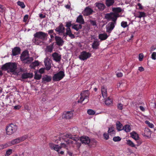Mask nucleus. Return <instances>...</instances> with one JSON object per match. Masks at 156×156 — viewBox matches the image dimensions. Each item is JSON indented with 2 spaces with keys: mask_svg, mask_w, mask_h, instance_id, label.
<instances>
[{
  "mask_svg": "<svg viewBox=\"0 0 156 156\" xmlns=\"http://www.w3.org/2000/svg\"><path fill=\"white\" fill-rule=\"evenodd\" d=\"M44 65L45 66V69L47 70H49L51 67V63L48 60H45L44 61Z\"/></svg>",
  "mask_w": 156,
  "mask_h": 156,
  "instance_id": "28",
  "label": "nucleus"
},
{
  "mask_svg": "<svg viewBox=\"0 0 156 156\" xmlns=\"http://www.w3.org/2000/svg\"><path fill=\"white\" fill-rule=\"evenodd\" d=\"M101 92L102 96L105 99L107 97V89L104 86L101 87Z\"/></svg>",
  "mask_w": 156,
  "mask_h": 156,
  "instance_id": "18",
  "label": "nucleus"
},
{
  "mask_svg": "<svg viewBox=\"0 0 156 156\" xmlns=\"http://www.w3.org/2000/svg\"><path fill=\"white\" fill-rule=\"evenodd\" d=\"M44 69H45L41 68L39 70V72L41 74H42L44 72Z\"/></svg>",
  "mask_w": 156,
  "mask_h": 156,
  "instance_id": "59",
  "label": "nucleus"
},
{
  "mask_svg": "<svg viewBox=\"0 0 156 156\" xmlns=\"http://www.w3.org/2000/svg\"><path fill=\"white\" fill-rule=\"evenodd\" d=\"M91 54L86 51H83L79 56V58L81 60H85L89 58L91 56Z\"/></svg>",
  "mask_w": 156,
  "mask_h": 156,
  "instance_id": "8",
  "label": "nucleus"
},
{
  "mask_svg": "<svg viewBox=\"0 0 156 156\" xmlns=\"http://www.w3.org/2000/svg\"><path fill=\"white\" fill-rule=\"evenodd\" d=\"M89 93L88 90H86L83 91L80 94V97L78 100V102L82 103L83 101H85V103H87L88 101V98Z\"/></svg>",
  "mask_w": 156,
  "mask_h": 156,
  "instance_id": "3",
  "label": "nucleus"
},
{
  "mask_svg": "<svg viewBox=\"0 0 156 156\" xmlns=\"http://www.w3.org/2000/svg\"><path fill=\"white\" fill-rule=\"evenodd\" d=\"M151 58L154 60L156 59V52H154L152 53L151 55Z\"/></svg>",
  "mask_w": 156,
  "mask_h": 156,
  "instance_id": "51",
  "label": "nucleus"
},
{
  "mask_svg": "<svg viewBox=\"0 0 156 156\" xmlns=\"http://www.w3.org/2000/svg\"><path fill=\"white\" fill-rule=\"evenodd\" d=\"M17 4L18 5L20 6L22 8H24L25 7V5L23 2L19 1L17 2Z\"/></svg>",
  "mask_w": 156,
  "mask_h": 156,
  "instance_id": "46",
  "label": "nucleus"
},
{
  "mask_svg": "<svg viewBox=\"0 0 156 156\" xmlns=\"http://www.w3.org/2000/svg\"><path fill=\"white\" fill-rule=\"evenodd\" d=\"M5 7L1 4H0V12L2 13L5 12Z\"/></svg>",
  "mask_w": 156,
  "mask_h": 156,
  "instance_id": "45",
  "label": "nucleus"
},
{
  "mask_svg": "<svg viewBox=\"0 0 156 156\" xmlns=\"http://www.w3.org/2000/svg\"><path fill=\"white\" fill-rule=\"evenodd\" d=\"M95 5L96 7L101 11L103 10L105 8V5L103 3L100 2L96 3Z\"/></svg>",
  "mask_w": 156,
  "mask_h": 156,
  "instance_id": "23",
  "label": "nucleus"
},
{
  "mask_svg": "<svg viewBox=\"0 0 156 156\" xmlns=\"http://www.w3.org/2000/svg\"><path fill=\"white\" fill-rule=\"evenodd\" d=\"M66 137L69 138L70 139L74 140L75 141H77L79 140V138L76 135H72L70 134H66L65 135Z\"/></svg>",
  "mask_w": 156,
  "mask_h": 156,
  "instance_id": "22",
  "label": "nucleus"
},
{
  "mask_svg": "<svg viewBox=\"0 0 156 156\" xmlns=\"http://www.w3.org/2000/svg\"><path fill=\"white\" fill-rule=\"evenodd\" d=\"M126 144L127 145H129V146L132 147H135V145L133 143V142L130 140H127Z\"/></svg>",
  "mask_w": 156,
  "mask_h": 156,
  "instance_id": "41",
  "label": "nucleus"
},
{
  "mask_svg": "<svg viewBox=\"0 0 156 156\" xmlns=\"http://www.w3.org/2000/svg\"><path fill=\"white\" fill-rule=\"evenodd\" d=\"M121 26L123 28H125L128 27V25L127 24L126 22L123 21L121 23Z\"/></svg>",
  "mask_w": 156,
  "mask_h": 156,
  "instance_id": "48",
  "label": "nucleus"
},
{
  "mask_svg": "<svg viewBox=\"0 0 156 156\" xmlns=\"http://www.w3.org/2000/svg\"><path fill=\"white\" fill-rule=\"evenodd\" d=\"M71 140L72 139L68 140H67L66 141V142L68 144H72L73 143V141H72V140Z\"/></svg>",
  "mask_w": 156,
  "mask_h": 156,
  "instance_id": "64",
  "label": "nucleus"
},
{
  "mask_svg": "<svg viewBox=\"0 0 156 156\" xmlns=\"http://www.w3.org/2000/svg\"><path fill=\"white\" fill-rule=\"evenodd\" d=\"M134 16L136 17L141 18L142 17H145L146 14L144 12H139L137 13H136Z\"/></svg>",
  "mask_w": 156,
  "mask_h": 156,
  "instance_id": "27",
  "label": "nucleus"
},
{
  "mask_svg": "<svg viewBox=\"0 0 156 156\" xmlns=\"http://www.w3.org/2000/svg\"><path fill=\"white\" fill-rule=\"evenodd\" d=\"M49 146L51 149H53L57 152H58L60 149H61V147L60 148V147L58 145L52 143H50L49 144Z\"/></svg>",
  "mask_w": 156,
  "mask_h": 156,
  "instance_id": "17",
  "label": "nucleus"
},
{
  "mask_svg": "<svg viewBox=\"0 0 156 156\" xmlns=\"http://www.w3.org/2000/svg\"><path fill=\"white\" fill-rule=\"evenodd\" d=\"M59 146L60 147V148L61 147V148L62 147H64V148H66L67 147V145L63 143H61V146Z\"/></svg>",
  "mask_w": 156,
  "mask_h": 156,
  "instance_id": "57",
  "label": "nucleus"
},
{
  "mask_svg": "<svg viewBox=\"0 0 156 156\" xmlns=\"http://www.w3.org/2000/svg\"><path fill=\"white\" fill-rule=\"evenodd\" d=\"M76 22L80 23V24H84V20L83 18V16L80 15L77 17Z\"/></svg>",
  "mask_w": 156,
  "mask_h": 156,
  "instance_id": "24",
  "label": "nucleus"
},
{
  "mask_svg": "<svg viewBox=\"0 0 156 156\" xmlns=\"http://www.w3.org/2000/svg\"><path fill=\"white\" fill-rule=\"evenodd\" d=\"M100 45L99 42L97 39L94 41L92 45V48L94 49H97L99 48Z\"/></svg>",
  "mask_w": 156,
  "mask_h": 156,
  "instance_id": "20",
  "label": "nucleus"
},
{
  "mask_svg": "<svg viewBox=\"0 0 156 156\" xmlns=\"http://www.w3.org/2000/svg\"><path fill=\"white\" fill-rule=\"evenodd\" d=\"M9 69L11 73H14L17 69V64L15 62H9Z\"/></svg>",
  "mask_w": 156,
  "mask_h": 156,
  "instance_id": "10",
  "label": "nucleus"
},
{
  "mask_svg": "<svg viewBox=\"0 0 156 156\" xmlns=\"http://www.w3.org/2000/svg\"><path fill=\"white\" fill-rule=\"evenodd\" d=\"M52 56L53 60L56 62L60 61L61 59V55L56 52L53 53Z\"/></svg>",
  "mask_w": 156,
  "mask_h": 156,
  "instance_id": "13",
  "label": "nucleus"
},
{
  "mask_svg": "<svg viewBox=\"0 0 156 156\" xmlns=\"http://www.w3.org/2000/svg\"><path fill=\"white\" fill-rule=\"evenodd\" d=\"M151 132L148 127H145L144 133V136L149 137L151 134Z\"/></svg>",
  "mask_w": 156,
  "mask_h": 156,
  "instance_id": "30",
  "label": "nucleus"
},
{
  "mask_svg": "<svg viewBox=\"0 0 156 156\" xmlns=\"http://www.w3.org/2000/svg\"><path fill=\"white\" fill-rule=\"evenodd\" d=\"M87 113L90 115H93L95 114V112L91 109H88L87 111Z\"/></svg>",
  "mask_w": 156,
  "mask_h": 156,
  "instance_id": "47",
  "label": "nucleus"
},
{
  "mask_svg": "<svg viewBox=\"0 0 156 156\" xmlns=\"http://www.w3.org/2000/svg\"><path fill=\"white\" fill-rule=\"evenodd\" d=\"M132 137L135 140H137L139 139V137L138 134L135 132H133L130 133Z\"/></svg>",
  "mask_w": 156,
  "mask_h": 156,
  "instance_id": "34",
  "label": "nucleus"
},
{
  "mask_svg": "<svg viewBox=\"0 0 156 156\" xmlns=\"http://www.w3.org/2000/svg\"><path fill=\"white\" fill-rule=\"evenodd\" d=\"M55 40L56 41V44L58 46H62L64 44V41L61 38L58 36L55 37Z\"/></svg>",
  "mask_w": 156,
  "mask_h": 156,
  "instance_id": "16",
  "label": "nucleus"
},
{
  "mask_svg": "<svg viewBox=\"0 0 156 156\" xmlns=\"http://www.w3.org/2000/svg\"><path fill=\"white\" fill-rule=\"evenodd\" d=\"M21 108V106L19 105H16L14 106V109L16 110L19 109Z\"/></svg>",
  "mask_w": 156,
  "mask_h": 156,
  "instance_id": "63",
  "label": "nucleus"
},
{
  "mask_svg": "<svg viewBox=\"0 0 156 156\" xmlns=\"http://www.w3.org/2000/svg\"><path fill=\"white\" fill-rule=\"evenodd\" d=\"M112 11L115 12L114 13H116V12H120L122 11V9L120 7L114 8L112 9Z\"/></svg>",
  "mask_w": 156,
  "mask_h": 156,
  "instance_id": "39",
  "label": "nucleus"
},
{
  "mask_svg": "<svg viewBox=\"0 0 156 156\" xmlns=\"http://www.w3.org/2000/svg\"><path fill=\"white\" fill-rule=\"evenodd\" d=\"M71 23L72 22L71 21L66 22V27H67V28L66 29L70 28V27L72 25Z\"/></svg>",
  "mask_w": 156,
  "mask_h": 156,
  "instance_id": "49",
  "label": "nucleus"
},
{
  "mask_svg": "<svg viewBox=\"0 0 156 156\" xmlns=\"http://www.w3.org/2000/svg\"><path fill=\"white\" fill-rule=\"evenodd\" d=\"M73 110L64 112L62 115V118L68 119H72L73 116Z\"/></svg>",
  "mask_w": 156,
  "mask_h": 156,
  "instance_id": "7",
  "label": "nucleus"
},
{
  "mask_svg": "<svg viewBox=\"0 0 156 156\" xmlns=\"http://www.w3.org/2000/svg\"><path fill=\"white\" fill-rule=\"evenodd\" d=\"M116 127H130L129 125H126L123 126L122 124L119 121H117L116 122Z\"/></svg>",
  "mask_w": 156,
  "mask_h": 156,
  "instance_id": "42",
  "label": "nucleus"
},
{
  "mask_svg": "<svg viewBox=\"0 0 156 156\" xmlns=\"http://www.w3.org/2000/svg\"><path fill=\"white\" fill-rule=\"evenodd\" d=\"M28 138V136L24 135L20 137H18L15 139L12 140L11 141L12 145L19 144Z\"/></svg>",
  "mask_w": 156,
  "mask_h": 156,
  "instance_id": "6",
  "label": "nucleus"
},
{
  "mask_svg": "<svg viewBox=\"0 0 156 156\" xmlns=\"http://www.w3.org/2000/svg\"><path fill=\"white\" fill-rule=\"evenodd\" d=\"M12 150L11 149H9L7 150L6 152V154L7 155H9L12 153Z\"/></svg>",
  "mask_w": 156,
  "mask_h": 156,
  "instance_id": "53",
  "label": "nucleus"
},
{
  "mask_svg": "<svg viewBox=\"0 0 156 156\" xmlns=\"http://www.w3.org/2000/svg\"><path fill=\"white\" fill-rule=\"evenodd\" d=\"M39 65V63L38 61H35L32 62L30 65V66L32 68H34L35 67L38 66Z\"/></svg>",
  "mask_w": 156,
  "mask_h": 156,
  "instance_id": "37",
  "label": "nucleus"
},
{
  "mask_svg": "<svg viewBox=\"0 0 156 156\" xmlns=\"http://www.w3.org/2000/svg\"><path fill=\"white\" fill-rule=\"evenodd\" d=\"M90 22L93 26H96V22L95 20H90Z\"/></svg>",
  "mask_w": 156,
  "mask_h": 156,
  "instance_id": "58",
  "label": "nucleus"
},
{
  "mask_svg": "<svg viewBox=\"0 0 156 156\" xmlns=\"http://www.w3.org/2000/svg\"><path fill=\"white\" fill-rule=\"evenodd\" d=\"M34 37L38 38L43 41H44L45 39H46V37L48 36V34L47 33L42 31H39L36 32L34 35Z\"/></svg>",
  "mask_w": 156,
  "mask_h": 156,
  "instance_id": "5",
  "label": "nucleus"
},
{
  "mask_svg": "<svg viewBox=\"0 0 156 156\" xmlns=\"http://www.w3.org/2000/svg\"><path fill=\"white\" fill-rule=\"evenodd\" d=\"M20 59L25 64H30L33 60L32 57L29 56V52L27 50L22 52L20 56Z\"/></svg>",
  "mask_w": 156,
  "mask_h": 156,
  "instance_id": "2",
  "label": "nucleus"
},
{
  "mask_svg": "<svg viewBox=\"0 0 156 156\" xmlns=\"http://www.w3.org/2000/svg\"><path fill=\"white\" fill-rule=\"evenodd\" d=\"M66 35H68L71 39L74 38L75 36L74 34H72L70 28L66 29Z\"/></svg>",
  "mask_w": 156,
  "mask_h": 156,
  "instance_id": "31",
  "label": "nucleus"
},
{
  "mask_svg": "<svg viewBox=\"0 0 156 156\" xmlns=\"http://www.w3.org/2000/svg\"><path fill=\"white\" fill-rule=\"evenodd\" d=\"M105 100V104L107 105H109L112 102V99L109 97H108L107 99L106 98Z\"/></svg>",
  "mask_w": 156,
  "mask_h": 156,
  "instance_id": "38",
  "label": "nucleus"
},
{
  "mask_svg": "<svg viewBox=\"0 0 156 156\" xmlns=\"http://www.w3.org/2000/svg\"><path fill=\"white\" fill-rule=\"evenodd\" d=\"M41 74H38L37 72H35L34 79L37 80H40L41 77Z\"/></svg>",
  "mask_w": 156,
  "mask_h": 156,
  "instance_id": "40",
  "label": "nucleus"
},
{
  "mask_svg": "<svg viewBox=\"0 0 156 156\" xmlns=\"http://www.w3.org/2000/svg\"><path fill=\"white\" fill-rule=\"evenodd\" d=\"M117 107L118 109L122 110L123 109V105L121 103L119 104Z\"/></svg>",
  "mask_w": 156,
  "mask_h": 156,
  "instance_id": "56",
  "label": "nucleus"
},
{
  "mask_svg": "<svg viewBox=\"0 0 156 156\" xmlns=\"http://www.w3.org/2000/svg\"><path fill=\"white\" fill-rule=\"evenodd\" d=\"M121 140V138L119 136H115L113 138V140L115 142L119 141Z\"/></svg>",
  "mask_w": 156,
  "mask_h": 156,
  "instance_id": "50",
  "label": "nucleus"
},
{
  "mask_svg": "<svg viewBox=\"0 0 156 156\" xmlns=\"http://www.w3.org/2000/svg\"><path fill=\"white\" fill-rule=\"evenodd\" d=\"M119 131L122 130H124L126 132H129L131 130V127H117Z\"/></svg>",
  "mask_w": 156,
  "mask_h": 156,
  "instance_id": "35",
  "label": "nucleus"
},
{
  "mask_svg": "<svg viewBox=\"0 0 156 156\" xmlns=\"http://www.w3.org/2000/svg\"><path fill=\"white\" fill-rule=\"evenodd\" d=\"M114 2V0H106V4L108 7H109L112 5Z\"/></svg>",
  "mask_w": 156,
  "mask_h": 156,
  "instance_id": "36",
  "label": "nucleus"
},
{
  "mask_svg": "<svg viewBox=\"0 0 156 156\" xmlns=\"http://www.w3.org/2000/svg\"><path fill=\"white\" fill-rule=\"evenodd\" d=\"M65 76L64 72L62 71H60L54 75L52 80L54 81H59L63 79Z\"/></svg>",
  "mask_w": 156,
  "mask_h": 156,
  "instance_id": "4",
  "label": "nucleus"
},
{
  "mask_svg": "<svg viewBox=\"0 0 156 156\" xmlns=\"http://www.w3.org/2000/svg\"><path fill=\"white\" fill-rule=\"evenodd\" d=\"M156 49V48L154 47V46H151L150 48V51L151 52L152 51Z\"/></svg>",
  "mask_w": 156,
  "mask_h": 156,
  "instance_id": "61",
  "label": "nucleus"
},
{
  "mask_svg": "<svg viewBox=\"0 0 156 156\" xmlns=\"http://www.w3.org/2000/svg\"><path fill=\"white\" fill-rule=\"evenodd\" d=\"M80 140L83 144H89L90 142L89 137L87 136H82L80 138Z\"/></svg>",
  "mask_w": 156,
  "mask_h": 156,
  "instance_id": "14",
  "label": "nucleus"
},
{
  "mask_svg": "<svg viewBox=\"0 0 156 156\" xmlns=\"http://www.w3.org/2000/svg\"><path fill=\"white\" fill-rule=\"evenodd\" d=\"M144 58V55L142 53H140L139 54V60L140 61H141L143 60Z\"/></svg>",
  "mask_w": 156,
  "mask_h": 156,
  "instance_id": "52",
  "label": "nucleus"
},
{
  "mask_svg": "<svg viewBox=\"0 0 156 156\" xmlns=\"http://www.w3.org/2000/svg\"><path fill=\"white\" fill-rule=\"evenodd\" d=\"M33 77V74L32 73H25L22 74L21 77L22 79H25L28 78H31Z\"/></svg>",
  "mask_w": 156,
  "mask_h": 156,
  "instance_id": "19",
  "label": "nucleus"
},
{
  "mask_svg": "<svg viewBox=\"0 0 156 156\" xmlns=\"http://www.w3.org/2000/svg\"><path fill=\"white\" fill-rule=\"evenodd\" d=\"M12 146L11 142H9L0 145V149H3L8 147Z\"/></svg>",
  "mask_w": 156,
  "mask_h": 156,
  "instance_id": "29",
  "label": "nucleus"
},
{
  "mask_svg": "<svg viewBox=\"0 0 156 156\" xmlns=\"http://www.w3.org/2000/svg\"><path fill=\"white\" fill-rule=\"evenodd\" d=\"M9 62H7L4 65H3L1 67V69L3 70H7L9 69Z\"/></svg>",
  "mask_w": 156,
  "mask_h": 156,
  "instance_id": "33",
  "label": "nucleus"
},
{
  "mask_svg": "<svg viewBox=\"0 0 156 156\" xmlns=\"http://www.w3.org/2000/svg\"><path fill=\"white\" fill-rule=\"evenodd\" d=\"M72 28L78 31L79 29L82 28V26L81 24L72 25Z\"/></svg>",
  "mask_w": 156,
  "mask_h": 156,
  "instance_id": "32",
  "label": "nucleus"
},
{
  "mask_svg": "<svg viewBox=\"0 0 156 156\" xmlns=\"http://www.w3.org/2000/svg\"><path fill=\"white\" fill-rule=\"evenodd\" d=\"M33 42L36 44L41 45L43 43V41L38 38L34 37L33 40Z\"/></svg>",
  "mask_w": 156,
  "mask_h": 156,
  "instance_id": "25",
  "label": "nucleus"
},
{
  "mask_svg": "<svg viewBox=\"0 0 156 156\" xmlns=\"http://www.w3.org/2000/svg\"><path fill=\"white\" fill-rule=\"evenodd\" d=\"M46 48L47 51L48 52H52L53 49V44L48 46Z\"/></svg>",
  "mask_w": 156,
  "mask_h": 156,
  "instance_id": "44",
  "label": "nucleus"
},
{
  "mask_svg": "<svg viewBox=\"0 0 156 156\" xmlns=\"http://www.w3.org/2000/svg\"><path fill=\"white\" fill-rule=\"evenodd\" d=\"M107 34L105 33L100 34L98 35V38L101 41H103L106 40L108 37Z\"/></svg>",
  "mask_w": 156,
  "mask_h": 156,
  "instance_id": "21",
  "label": "nucleus"
},
{
  "mask_svg": "<svg viewBox=\"0 0 156 156\" xmlns=\"http://www.w3.org/2000/svg\"><path fill=\"white\" fill-rule=\"evenodd\" d=\"M21 51L20 48L19 47H16L12 49L11 55L13 56L18 55L20 54Z\"/></svg>",
  "mask_w": 156,
  "mask_h": 156,
  "instance_id": "11",
  "label": "nucleus"
},
{
  "mask_svg": "<svg viewBox=\"0 0 156 156\" xmlns=\"http://www.w3.org/2000/svg\"><path fill=\"white\" fill-rule=\"evenodd\" d=\"M16 127H6L5 129L7 134L10 135L12 134L16 130Z\"/></svg>",
  "mask_w": 156,
  "mask_h": 156,
  "instance_id": "15",
  "label": "nucleus"
},
{
  "mask_svg": "<svg viewBox=\"0 0 156 156\" xmlns=\"http://www.w3.org/2000/svg\"><path fill=\"white\" fill-rule=\"evenodd\" d=\"M56 32H58L59 35H61V33H63L65 32V28L63 26L62 23H60L59 25L55 29Z\"/></svg>",
  "mask_w": 156,
  "mask_h": 156,
  "instance_id": "9",
  "label": "nucleus"
},
{
  "mask_svg": "<svg viewBox=\"0 0 156 156\" xmlns=\"http://www.w3.org/2000/svg\"><path fill=\"white\" fill-rule=\"evenodd\" d=\"M119 16L118 14L113 12L106 13L105 15V19L108 21H112V22H109L106 26V32L107 33H111L114 29L116 24L117 20Z\"/></svg>",
  "mask_w": 156,
  "mask_h": 156,
  "instance_id": "1",
  "label": "nucleus"
},
{
  "mask_svg": "<svg viewBox=\"0 0 156 156\" xmlns=\"http://www.w3.org/2000/svg\"><path fill=\"white\" fill-rule=\"evenodd\" d=\"M93 10L89 7H87L84 9L83 12L84 15L85 16H88L92 14Z\"/></svg>",
  "mask_w": 156,
  "mask_h": 156,
  "instance_id": "12",
  "label": "nucleus"
},
{
  "mask_svg": "<svg viewBox=\"0 0 156 156\" xmlns=\"http://www.w3.org/2000/svg\"><path fill=\"white\" fill-rule=\"evenodd\" d=\"M109 129L108 130V133L111 135L114 133L115 131H114V127H108Z\"/></svg>",
  "mask_w": 156,
  "mask_h": 156,
  "instance_id": "43",
  "label": "nucleus"
},
{
  "mask_svg": "<svg viewBox=\"0 0 156 156\" xmlns=\"http://www.w3.org/2000/svg\"><path fill=\"white\" fill-rule=\"evenodd\" d=\"M116 76L118 77H121L122 76L123 74L121 73H119L116 74Z\"/></svg>",
  "mask_w": 156,
  "mask_h": 156,
  "instance_id": "62",
  "label": "nucleus"
},
{
  "mask_svg": "<svg viewBox=\"0 0 156 156\" xmlns=\"http://www.w3.org/2000/svg\"><path fill=\"white\" fill-rule=\"evenodd\" d=\"M28 18V16L27 15H25L23 17V21L26 22Z\"/></svg>",
  "mask_w": 156,
  "mask_h": 156,
  "instance_id": "60",
  "label": "nucleus"
},
{
  "mask_svg": "<svg viewBox=\"0 0 156 156\" xmlns=\"http://www.w3.org/2000/svg\"><path fill=\"white\" fill-rule=\"evenodd\" d=\"M145 122L148 126L149 127H153L154 126V125L152 123H150L148 121H146Z\"/></svg>",
  "mask_w": 156,
  "mask_h": 156,
  "instance_id": "54",
  "label": "nucleus"
},
{
  "mask_svg": "<svg viewBox=\"0 0 156 156\" xmlns=\"http://www.w3.org/2000/svg\"><path fill=\"white\" fill-rule=\"evenodd\" d=\"M103 136L105 139L106 140H108L109 138L108 134L106 133H105L103 134Z\"/></svg>",
  "mask_w": 156,
  "mask_h": 156,
  "instance_id": "55",
  "label": "nucleus"
},
{
  "mask_svg": "<svg viewBox=\"0 0 156 156\" xmlns=\"http://www.w3.org/2000/svg\"><path fill=\"white\" fill-rule=\"evenodd\" d=\"M52 78L51 76L45 75L43 77L42 79V82H49L51 81Z\"/></svg>",
  "mask_w": 156,
  "mask_h": 156,
  "instance_id": "26",
  "label": "nucleus"
}]
</instances>
